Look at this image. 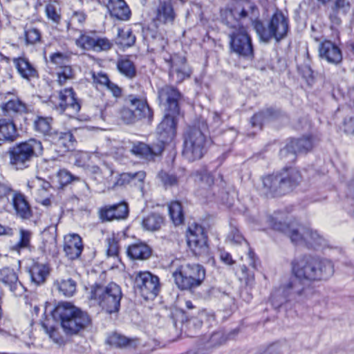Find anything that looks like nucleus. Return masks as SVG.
<instances>
[{"instance_id":"64","label":"nucleus","mask_w":354,"mask_h":354,"mask_svg":"<svg viewBox=\"0 0 354 354\" xmlns=\"http://www.w3.org/2000/svg\"><path fill=\"white\" fill-rule=\"evenodd\" d=\"M344 131L346 133L354 134V117L345 120Z\"/></svg>"},{"instance_id":"28","label":"nucleus","mask_w":354,"mask_h":354,"mask_svg":"<svg viewBox=\"0 0 354 354\" xmlns=\"http://www.w3.org/2000/svg\"><path fill=\"white\" fill-rule=\"evenodd\" d=\"M12 62L20 76L30 82L39 77V73L35 66L26 57L13 58Z\"/></svg>"},{"instance_id":"46","label":"nucleus","mask_w":354,"mask_h":354,"mask_svg":"<svg viewBox=\"0 0 354 354\" xmlns=\"http://www.w3.org/2000/svg\"><path fill=\"white\" fill-rule=\"evenodd\" d=\"M57 82L59 85L64 84L68 80L74 77V72L70 65L61 66L57 72Z\"/></svg>"},{"instance_id":"3","label":"nucleus","mask_w":354,"mask_h":354,"mask_svg":"<svg viewBox=\"0 0 354 354\" xmlns=\"http://www.w3.org/2000/svg\"><path fill=\"white\" fill-rule=\"evenodd\" d=\"M53 317L60 320L68 335H76L91 324L89 315L69 302L59 303L53 310Z\"/></svg>"},{"instance_id":"58","label":"nucleus","mask_w":354,"mask_h":354,"mask_svg":"<svg viewBox=\"0 0 354 354\" xmlns=\"http://www.w3.org/2000/svg\"><path fill=\"white\" fill-rule=\"evenodd\" d=\"M75 165L78 167H84L90 160V154L87 152L80 151L75 154Z\"/></svg>"},{"instance_id":"62","label":"nucleus","mask_w":354,"mask_h":354,"mask_svg":"<svg viewBox=\"0 0 354 354\" xmlns=\"http://www.w3.org/2000/svg\"><path fill=\"white\" fill-rule=\"evenodd\" d=\"M293 153L292 145H291L290 142L286 145V146L281 149L279 155L281 158H288L289 161H293L294 160L291 159V153Z\"/></svg>"},{"instance_id":"60","label":"nucleus","mask_w":354,"mask_h":354,"mask_svg":"<svg viewBox=\"0 0 354 354\" xmlns=\"http://www.w3.org/2000/svg\"><path fill=\"white\" fill-rule=\"evenodd\" d=\"M131 173H122L119 176L117 181L115 182V185L118 186H125L127 185H131Z\"/></svg>"},{"instance_id":"34","label":"nucleus","mask_w":354,"mask_h":354,"mask_svg":"<svg viewBox=\"0 0 354 354\" xmlns=\"http://www.w3.org/2000/svg\"><path fill=\"white\" fill-rule=\"evenodd\" d=\"M29 274L31 281L35 285L39 286L46 281V278L50 274V268L46 264L35 263L30 266Z\"/></svg>"},{"instance_id":"53","label":"nucleus","mask_w":354,"mask_h":354,"mask_svg":"<svg viewBox=\"0 0 354 354\" xmlns=\"http://www.w3.org/2000/svg\"><path fill=\"white\" fill-rule=\"evenodd\" d=\"M120 114L121 120L126 124H133L138 120L132 109L124 107Z\"/></svg>"},{"instance_id":"18","label":"nucleus","mask_w":354,"mask_h":354,"mask_svg":"<svg viewBox=\"0 0 354 354\" xmlns=\"http://www.w3.org/2000/svg\"><path fill=\"white\" fill-rule=\"evenodd\" d=\"M170 113H167L157 127L158 140L161 142L160 145L171 142L176 135V116Z\"/></svg>"},{"instance_id":"22","label":"nucleus","mask_w":354,"mask_h":354,"mask_svg":"<svg viewBox=\"0 0 354 354\" xmlns=\"http://www.w3.org/2000/svg\"><path fill=\"white\" fill-rule=\"evenodd\" d=\"M127 102L131 106L138 120L147 119L148 122H151L153 115V111L145 99L130 95L127 97Z\"/></svg>"},{"instance_id":"20","label":"nucleus","mask_w":354,"mask_h":354,"mask_svg":"<svg viewBox=\"0 0 354 354\" xmlns=\"http://www.w3.org/2000/svg\"><path fill=\"white\" fill-rule=\"evenodd\" d=\"M196 182L201 188L200 194L203 195L207 198L216 195V192H219V189L214 185L212 175L206 169H201L196 172Z\"/></svg>"},{"instance_id":"2","label":"nucleus","mask_w":354,"mask_h":354,"mask_svg":"<svg viewBox=\"0 0 354 354\" xmlns=\"http://www.w3.org/2000/svg\"><path fill=\"white\" fill-rule=\"evenodd\" d=\"M286 218V214L279 211L269 216L268 221L274 230L286 234L295 244H305L309 248H315L326 244L325 239L317 231L304 229L294 223L288 224L284 222Z\"/></svg>"},{"instance_id":"26","label":"nucleus","mask_w":354,"mask_h":354,"mask_svg":"<svg viewBox=\"0 0 354 354\" xmlns=\"http://www.w3.org/2000/svg\"><path fill=\"white\" fill-rule=\"evenodd\" d=\"M319 53L322 59L330 64H338L342 60V54L339 48L328 40L320 44Z\"/></svg>"},{"instance_id":"44","label":"nucleus","mask_w":354,"mask_h":354,"mask_svg":"<svg viewBox=\"0 0 354 354\" xmlns=\"http://www.w3.org/2000/svg\"><path fill=\"white\" fill-rule=\"evenodd\" d=\"M118 35L120 43L124 46H131L136 42V36L131 28H118Z\"/></svg>"},{"instance_id":"51","label":"nucleus","mask_w":354,"mask_h":354,"mask_svg":"<svg viewBox=\"0 0 354 354\" xmlns=\"http://www.w3.org/2000/svg\"><path fill=\"white\" fill-rule=\"evenodd\" d=\"M86 15L82 11H74L68 22L67 28H73V25H82L86 20Z\"/></svg>"},{"instance_id":"13","label":"nucleus","mask_w":354,"mask_h":354,"mask_svg":"<svg viewBox=\"0 0 354 354\" xmlns=\"http://www.w3.org/2000/svg\"><path fill=\"white\" fill-rule=\"evenodd\" d=\"M134 287L145 299H153L160 289L159 278L149 271L136 272Z\"/></svg>"},{"instance_id":"54","label":"nucleus","mask_w":354,"mask_h":354,"mask_svg":"<svg viewBox=\"0 0 354 354\" xmlns=\"http://www.w3.org/2000/svg\"><path fill=\"white\" fill-rule=\"evenodd\" d=\"M270 116H271V111L270 109L256 113L251 119L252 125L253 127H259L261 128L263 122H265L266 119Z\"/></svg>"},{"instance_id":"16","label":"nucleus","mask_w":354,"mask_h":354,"mask_svg":"<svg viewBox=\"0 0 354 354\" xmlns=\"http://www.w3.org/2000/svg\"><path fill=\"white\" fill-rule=\"evenodd\" d=\"M180 97V93L174 86L165 85L158 90L160 103L165 106L167 113H170L173 115L179 114L178 102Z\"/></svg>"},{"instance_id":"15","label":"nucleus","mask_w":354,"mask_h":354,"mask_svg":"<svg viewBox=\"0 0 354 354\" xmlns=\"http://www.w3.org/2000/svg\"><path fill=\"white\" fill-rule=\"evenodd\" d=\"M165 60L169 64V76L177 83H181L192 74V70L187 64L186 58L178 54L169 55Z\"/></svg>"},{"instance_id":"41","label":"nucleus","mask_w":354,"mask_h":354,"mask_svg":"<svg viewBox=\"0 0 354 354\" xmlns=\"http://www.w3.org/2000/svg\"><path fill=\"white\" fill-rule=\"evenodd\" d=\"M120 213L118 216H115L114 212V207L111 205H106L102 207L99 212L100 218L102 221H111L114 219L120 220L121 216H123L126 212L125 207L122 205L120 207Z\"/></svg>"},{"instance_id":"39","label":"nucleus","mask_w":354,"mask_h":354,"mask_svg":"<svg viewBox=\"0 0 354 354\" xmlns=\"http://www.w3.org/2000/svg\"><path fill=\"white\" fill-rule=\"evenodd\" d=\"M55 286L59 292L65 297H72L76 292L77 283L71 278L57 280L55 282Z\"/></svg>"},{"instance_id":"5","label":"nucleus","mask_w":354,"mask_h":354,"mask_svg":"<svg viewBox=\"0 0 354 354\" xmlns=\"http://www.w3.org/2000/svg\"><path fill=\"white\" fill-rule=\"evenodd\" d=\"M172 277L181 290H192L199 287L205 278V268L196 263L177 261L173 263Z\"/></svg>"},{"instance_id":"6","label":"nucleus","mask_w":354,"mask_h":354,"mask_svg":"<svg viewBox=\"0 0 354 354\" xmlns=\"http://www.w3.org/2000/svg\"><path fill=\"white\" fill-rule=\"evenodd\" d=\"M43 149L41 142L35 138L16 144L8 151L10 164L17 170L25 169L35 158L42 154Z\"/></svg>"},{"instance_id":"43","label":"nucleus","mask_w":354,"mask_h":354,"mask_svg":"<svg viewBox=\"0 0 354 354\" xmlns=\"http://www.w3.org/2000/svg\"><path fill=\"white\" fill-rule=\"evenodd\" d=\"M45 12L48 19L55 24H59L61 20V10L57 1H50L46 5Z\"/></svg>"},{"instance_id":"4","label":"nucleus","mask_w":354,"mask_h":354,"mask_svg":"<svg viewBox=\"0 0 354 354\" xmlns=\"http://www.w3.org/2000/svg\"><path fill=\"white\" fill-rule=\"evenodd\" d=\"M265 194L272 197L290 193L301 181V174L295 168L288 167L263 178Z\"/></svg>"},{"instance_id":"33","label":"nucleus","mask_w":354,"mask_h":354,"mask_svg":"<svg viewBox=\"0 0 354 354\" xmlns=\"http://www.w3.org/2000/svg\"><path fill=\"white\" fill-rule=\"evenodd\" d=\"M16 126L12 120H0V146L6 142H12L17 138Z\"/></svg>"},{"instance_id":"10","label":"nucleus","mask_w":354,"mask_h":354,"mask_svg":"<svg viewBox=\"0 0 354 354\" xmlns=\"http://www.w3.org/2000/svg\"><path fill=\"white\" fill-rule=\"evenodd\" d=\"M91 299L96 300L98 304L106 313L111 314L118 312L122 298L121 288L115 283H109L103 286L96 285L92 288Z\"/></svg>"},{"instance_id":"49","label":"nucleus","mask_w":354,"mask_h":354,"mask_svg":"<svg viewBox=\"0 0 354 354\" xmlns=\"http://www.w3.org/2000/svg\"><path fill=\"white\" fill-rule=\"evenodd\" d=\"M60 185L65 186L73 181H79L80 179L78 176L73 175L66 169H60L57 175Z\"/></svg>"},{"instance_id":"35","label":"nucleus","mask_w":354,"mask_h":354,"mask_svg":"<svg viewBox=\"0 0 354 354\" xmlns=\"http://www.w3.org/2000/svg\"><path fill=\"white\" fill-rule=\"evenodd\" d=\"M127 253L131 259L145 260L151 256V250L145 243H136L128 247Z\"/></svg>"},{"instance_id":"36","label":"nucleus","mask_w":354,"mask_h":354,"mask_svg":"<svg viewBox=\"0 0 354 354\" xmlns=\"http://www.w3.org/2000/svg\"><path fill=\"white\" fill-rule=\"evenodd\" d=\"M53 120L51 117L37 116L33 122L35 131L50 139L55 131L52 127Z\"/></svg>"},{"instance_id":"8","label":"nucleus","mask_w":354,"mask_h":354,"mask_svg":"<svg viewBox=\"0 0 354 354\" xmlns=\"http://www.w3.org/2000/svg\"><path fill=\"white\" fill-rule=\"evenodd\" d=\"M207 129V124L202 122L198 127H189L185 132L183 155L187 160L193 162L199 160L206 152Z\"/></svg>"},{"instance_id":"48","label":"nucleus","mask_w":354,"mask_h":354,"mask_svg":"<svg viewBox=\"0 0 354 354\" xmlns=\"http://www.w3.org/2000/svg\"><path fill=\"white\" fill-rule=\"evenodd\" d=\"M24 35L26 41L29 44H35L37 42H39L41 38L40 30L32 26H26L25 28Z\"/></svg>"},{"instance_id":"37","label":"nucleus","mask_w":354,"mask_h":354,"mask_svg":"<svg viewBox=\"0 0 354 354\" xmlns=\"http://www.w3.org/2000/svg\"><path fill=\"white\" fill-rule=\"evenodd\" d=\"M292 145L293 153H291V159L295 160L297 153H306L313 147V141L311 137H304L300 139L290 140Z\"/></svg>"},{"instance_id":"38","label":"nucleus","mask_w":354,"mask_h":354,"mask_svg":"<svg viewBox=\"0 0 354 354\" xmlns=\"http://www.w3.org/2000/svg\"><path fill=\"white\" fill-rule=\"evenodd\" d=\"M164 223V218L159 214L151 213L142 220L143 229L150 232L159 230Z\"/></svg>"},{"instance_id":"50","label":"nucleus","mask_w":354,"mask_h":354,"mask_svg":"<svg viewBox=\"0 0 354 354\" xmlns=\"http://www.w3.org/2000/svg\"><path fill=\"white\" fill-rule=\"evenodd\" d=\"M107 250L106 255L108 257H113L118 259L119 256V246L118 241L114 236L109 237L106 239Z\"/></svg>"},{"instance_id":"12","label":"nucleus","mask_w":354,"mask_h":354,"mask_svg":"<svg viewBox=\"0 0 354 354\" xmlns=\"http://www.w3.org/2000/svg\"><path fill=\"white\" fill-rule=\"evenodd\" d=\"M48 102L59 113L66 112L67 115H73L77 114L80 110V104L72 88H65L52 94Z\"/></svg>"},{"instance_id":"25","label":"nucleus","mask_w":354,"mask_h":354,"mask_svg":"<svg viewBox=\"0 0 354 354\" xmlns=\"http://www.w3.org/2000/svg\"><path fill=\"white\" fill-rule=\"evenodd\" d=\"M0 281L8 286L10 290L15 295H21L25 291L24 286L19 281L18 277L13 269L9 268L1 269Z\"/></svg>"},{"instance_id":"29","label":"nucleus","mask_w":354,"mask_h":354,"mask_svg":"<svg viewBox=\"0 0 354 354\" xmlns=\"http://www.w3.org/2000/svg\"><path fill=\"white\" fill-rule=\"evenodd\" d=\"M163 149L164 146L162 145H157L150 147L143 142H137L133 145L131 151L132 153L141 158L151 160H153L156 156L160 155Z\"/></svg>"},{"instance_id":"17","label":"nucleus","mask_w":354,"mask_h":354,"mask_svg":"<svg viewBox=\"0 0 354 354\" xmlns=\"http://www.w3.org/2000/svg\"><path fill=\"white\" fill-rule=\"evenodd\" d=\"M176 18L171 0H159L155 10L154 22L158 27L160 25L171 26Z\"/></svg>"},{"instance_id":"47","label":"nucleus","mask_w":354,"mask_h":354,"mask_svg":"<svg viewBox=\"0 0 354 354\" xmlns=\"http://www.w3.org/2000/svg\"><path fill=\"white\" fill-rule=\"evenodd\" d=\"M131 340L118 333H113L110 336L108 337L106 339V343L115 346V347H124L131 344Z\"/></svg>"},{"instance_id":"9","label":"nucleus","mask_w":354,"mask_h":354,"mask_svg":"<svg viewBox=\"0 0 354 354\" xmlns=\"http://www.w3.org/2000/svg\"><path fill=\"white\" fill-rule=\"evenodd\" d=\"M254 29L261 41L268 43L274 39L279 41L287 35L289 29L288 19L282 12L277 10L266 25L257 21L254 23Z\"/></svg>"},{"instance_id":"19","label":"nucleus","mask_w":354,"mask_h":354,"mask_svg":"<svg viewBox=\"0 0 354 354\" xmlns=\"http://www.w3.org/2000/svg\"><path fill=\"white\" fill-rule=\"evenodd\" d=\"M76 44L85 50H93L96 52L109 50L113 44L106 38L93 37L86 34H81L76 39Z\"/></svg>"},{"instance_id":"24","label":"nucleus","mask_w":354,"mask_h":354,"mask_svg":"<svg viewBox=\"0 0 354 354\" xmlns=\"http://www.w3.org/2000/svg\"><path fill=\"white\" fill-rule=\"evenodd\" d=\"M227 339V337L223 330L205 335L199 340V350H204L207 354L212 349L225 344Z\"/></svg>"},{"instance_id":"14","label":"nucleus","mask_w":354,"mask_h":354,"mask_svg":"<svg viewBox=\"0 0 354 354\" xmlns=\"http://www.w3.org/2000/svg\"><path fill=\"white\" fill-rule=\"evenodd\" d=\"M187 242L189 248L196 256H202L208 253L207 236L201 225L196 223L189 226L187 233Z\"/></svg>"},{"instance_id":"63","label":"nucleus","mask_w":354,"mask_h":354,"mask_svg":"<svg viewBox=\"0 0 354 354\" xmlns=\"http://www.w3.org/2000/svg\"><path fill=\"white\" fill-rule=\"evenodd\" d=\"M203 322L201 320L196 317H193L189 319L185 324V327H187L190 330H196L201 327Z\"/></svg>"},{"instance_id":"61","label":"nucleus","mask_w":354,"mask_h":354,"mask_svg":"<svg viewBox=\"0 0 354 354\" xmlns=\"http://www.w3.org/2000/svg\"><path fill=\"white\" fill-rule=\"evenodd\" d=\"M228 239L234 243H241L242 241H245L244 238L237 229H234L231 231L228 235Z\"/></svg>"},{"instance_id":"32","label":"nucleus","mask_w":354,"mask_h":354,"mask_svg":"<svg viewBox=\"0 0 354 354\" xmlns=\"http://www.w3.org/2000/svg\"><path fill=\"white\" fill-rule=\"evenodd\" d=\"M1 108L5 115L12 117L28 112L26 104L17 97L9 99L6 103H2Z\"/></svg>"},{"instance_id":"21","label":"nucleus","mask_w":354,"mask_h":354,"mask_svg":"<svg viewBox=\"0 0 354 354\" xmlns=\"http://www.w3.org/2000/svg\"><path fill=\"white\" fill-rule=\"evenodd\" d=\"M252 8L251 3L247 0L234 1L227 15V22L230 25L237 26L239 20L245 18L248 15V10ZM227 24V23H226Z\"/></svg>"},{"instance_id":"42","label":"nucleus","mask_w":354,"mask_h":354,"mask_svg":"<svg viewBox=\"0 0 354 354\" xmlns=\"http://www.w3.org/2000/svg\"><path fill=\"white\" fill-rule=\"evenodd\" d=\"M119 72L129 79L136 75V69L134 64L128 59H120L117 63Z\"/></svg>"},{"instance_id":"45","label":"nucleus","mask_w":354,"mask_h":354,"mask_svg":"<svg viewBox=\"0 0 354 354\" xmlns=\"http://www.w3.org/2000/svg\"><path fill=\"white\" fill-rule=\"evenodd\" d=\"M32 232L30 230L20 229L19 241L13 246V250L19 251L21 249L28 248L30 245Z\"/></svg>"},{"instance_id":"31","label":"nucleus","mask_w":354,"mask_h":354,"mask_svg":"<svg viewBox=\"0 0 354 354\" xmlns=\"http://www.w3.org/2000/svg\"><path fill=\"white\" fill-rule=\"evenodd\" d=\"M107 8L111 16L119 20L128 21L131 17V10L124 0H109Z\"/></svg>"},{"instance_id":"1","label":"nucleus","mask_w":354,"mask_h":354,"mask_svg":"<svg viewBox=\"0 0 354 354\" xmlns=\"http://www.w3.org/2000/svg\"><path fill=\"white\" fill-rule=\"evenodd\" d=\"M291 271L295 279L301 281H317L327 280L334 273V266L328 259H319L310 256H301L291 262Z\"/></svg>"},{"instance_id":"59","label":"nucleus","mask_w":354,"mask_h":354,"mask_svg":"<svg viewBox=\"0 0 354 354\" xmlns=\"http://www.w3.org/2000/svg\"><path fill=\"white\" fill-rule=\"evenodd\" d=\"M242 277L245 281L247 285H252L254 280V274L253 272H250L246 266L241 267Z\"/></svg>"},{"instance_id":"56","label":"nucleus","mask_w":354,"mask_h":354,"mask_svg":"<svg viewBox=\"0 0 354 354\" xmlns=\"http://www.w3.org/2000/svg\"><path fill=\"white\" fill-rule=\"evenodd\" d=\"M69 55L62 53H55L50 55V59L51 62L59 66L66 65L69 62Z\"/></svg>"},{"instance_id":"52","label":"nucleus","mask_w":354,"mask_h":354,"mask_svg":"<svg viewBox=\"0 0 354 354\" xmlns=\"http://www.w3.org/2000/svg\"><path fill=\"white\" fill-rule=\"evenodd\" d=\"M145 177L146 174L143 171L131 173V186L136 187L140 190H142Z\"/></svg>"},{"instance_id":"7","label":"nucleus","mask_w":354,"mask_h":354,"mask_svg":"<svg viewBox=\"0 0 354 354\" xmlns=\"http://www.w3.org/2000/svg\"><path fill=\"white\" fill-rule=\"evenodd\" d=\"M313 295L314 291L311 288L304 287L297 280H290L272 292L270 301L274 308H279L288 301L304 303Z\"/></svg>"},{"instance_id":"30","label":"nucleus","mask_w":354,"mask_h":354,"mask_svg":"<svg viewBox=\"0 0 354 354\" xmlns=\"http://www.w3.org/2000/svg\"><path fill=\"white\" fill-rule=\"evenodd\" d=\"M50 139L57 146V150L60 153L72 150L75 142L73 134L70 131L58 132L55 131Z\"/></svg>"},{"instance_id":"27","label":"nucleus","mask_w":354,"mask_h":354,"mask_svg":"<svg viewBox=\"0 0 354 354\" xmlns=\"http://www.w3.org/2000/svg\"><path fill=\"white\" fill-rule=\"evenodd\" d=\"M12 205L17 217L23 220H28L32 217L31 207L23 194L15 192L12 197Z\"/></svg>"},{"instance_id":"40","label":"nucleus","mask_w":354,"mask_h":354,"mask_svg":"<svg viewBox=\"0 0 354 354\" xmlns=\"http://www.w3.org/2000/svg\"><path fill=\"white\" fill-rule=\"evenodd\" d=\"M169 213L173 223L176 225L183 223L184 221V214L183 207L179 201H172L168 205Z\"/></svg>"},{"instance_id":"55","label":"nucleus","mask_w":354,"mask_h":354,"mask_svg":"<svg viewBox=\"0 0 354 354\" xmlns=\"http://www.w3.org/2000/svg\"><path fill=\"white\" fill-rule=\"evenodd\" d=\"M158 177L165 186H174L178 183V178L174 175L161 171L158 174Z\"/></svg>"},{"instance_id":"23","label":"nucleus","mask_w":354,"mask_h":354,"mask_svg":"<svg viewBox=\"0 0 354 354\" xmlns=\"http://www.w3.org/2000/svg\"><path fill=\"white\" fill-rule=\"evenodd\" d=\"M84 248L82 238L77 234H68L64 237V252L69 260L80 258Z\"/></svg>"},{"instance_id":"57","label":"nucleus","mask_w":354,"mask_h":354,"mask_svg":"<svg viewBox=\"0 0 354 354\" xmlns=\"http://www.w3.org/2000/svg\"><path fill=\"white\" fill-rule=\"evenodd\" d=\"M93 82L97 88L98 86L106 87L110 82V80L105 73H98L93 74Z\"/></svg>"},{"instance_id":"11","label":"nucleus","mask_w":354,"mask_h":354,"mask_svg":"<svg viewBox=\"0 0 354 354\" xmlns=\"http://www.w3.org/2000/svg\"><path fill=\"white\" fill-rule=\"evenodd\" d=\"M227 26L232 30L229 34L230 38V48L233 52L247 59H252L254 57V48L252 43V39L249 35L246 28L238 24L236 25Z\"/></svg>"}]
</instances>
